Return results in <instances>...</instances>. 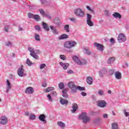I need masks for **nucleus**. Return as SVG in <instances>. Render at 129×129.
Returning a JSON list of instances; mask_svg holds the SVG:
<instances>
[{
  "mask_svg": "<svg viewBox=\"0 0 129 129\" xmlns=\"http://www.w3.org/2000/svg\"><path fill=\"white\" fill-rule=\"evenodd\" d=\"M77 45V42L74 41H68L64 43V48L67 49H71V48H74Z\"/></svg>",
  "mask_w": 129,
  "mask_h": 129,
  "instance_id": "obj_1",
  "label": "nucleus"
},
{
  "mask_svg": "<svg viewBox=\"0 0 129 129\" xmlns=\"http://www.w3.org/2000/svg\"><path fill=\"white\" fill-rule=\"evenodd\" d=\"M79 119H83V121L84 123H87L90 121V117L88 116L87 113L84 112L79 116Z\"/></svg>",
  "mask_w": 129,
  "mask_h": 129,
  "instance_id": "obj_2",
  "label": "nucleus"
},
{
  "mask_svg": "<svg viewBox=\"0 0 129 129\" xmlns=\"http://www.w3.org/2000/svg\"><path fill=\"white\" fill-rule=\"evenodd\" d=\"M74 14L77 17H79V18H83L85 16L84 11L81 8H78L75 10Z\"/></svg>",
  "mask_w": 129,
  "mask_h": 129,
  "instance_id": "obj_3",
  "label": "nucleus"
},
{
  "mask_svg": "<svg viewBox=\"0 0 129 129\" xmlns=\"http://www.w3.org/2000/svg\"><path fill=\"white\" fill-rule=\"evenodd\" d=\"M73 60L77 64H78V65H84V64H86V60L83 59H82V61L79 60V58L77 57V56H74L73 57Z\"/></svg>",
  "mask_w": 129,
  "mask_h": 129,
  "instance_id": "obj_4",
  "label": "nucleus"
},
{
  "mask_svg": "<svg viewBox=\"0 0 129 129\" xmlns=\"http://www.w3.org/2000/svg\"><path fill=\"white\" fill-rule=\"evenodd\" d=\"M117 41L119 43H123L126 41V37L123 33H120L118 35Z\"/></svg>",
  "mask_w": 129,
  "mask_h": 129,
  "instance_id": "obj_5",
  "label": "nucleus"
},
{
  "mask_svg": "<svg viewBox=\"0 0 129 129\" xmlns=\"http://www.w3.org/2000/svg\"><path fill=\"white\" fill-rule=\"evenodd\" d=\"M24 66L21 65V67L19 68L17 71V74L19 77H24L26 76V74H25V70L23 68Z\"/></svg>",
  "mask_w": 129,
  "mask_h": 129,
  "instance_id": "obj_6",
  "label": "nucleus"
},
{
  "mask_svg": "<svg viewBox=\"0 0 129 129\" xmlns=\"http://www.w3.org/2000/svg\"><path fill=\"white\" fill-rule=\"evenodd\" d=\"M92 19V15L87 13V24L89 26V27H93L94 25L93 22L91 21Z\"/></svg>",
  "mask_w": 129,
  "mask_h": 129,
  "instance_id": "obj_7",
  "label": "nucleus"
},
{
  "mask_svg": "<svg viewBox=\"0 0 129 129\" xmlns=\"http://www.w3.org/2000/svg\"><path fill=\"white\" fill-rule=\"evenodd\" d=\"M94 46L95 47L97 50L100 52H103L104 51V46L100 43L96 42L94 44Z\"/></svg>",
  "mask_w": 129,
  "mask_h": 129,
  "instance_id": "obj_8",
  "label": "nucleus"
},
{
  "mask_svg": "<svg viewBox=\"0 0 129 129\" xmlns=\"http://www.w3.org/2000/svg\"><path fill=\"white\" fill-rule=\"evenodd\" d=\"M8 123V118L6 116H2L0 117V124H7Z\"/></svg>",
  "mask_w": 129,
  "mask_h": 129,
  "instance_id": "obj_9",
  "label": "nucleus"
},
{
  "mask_svg": "<svg viewBox=\"0 0 129 129\" xmlns=\"http://www.w3.org/2000/svg\"><path fill=\"white\" fill-rule=\"evenodd\" d=\"M26 94H33L34 93V88L32 87H28L25 89Z\"/></svg>",
  "mask_w": 129,
  "mask_h": 129,
  "instance_id": "obj_10",
  "label": "nucleus"
},
{
  "mask_svg": "<svg viewBox=\"0 0 129 129\" xmlns=\"http://www.w3.org/2000/svg\"><path fill=\"white\" fill-rule=\"evenodd\" d=\"M12 89V84L10 82V80H7L6 81V92L8 93Z\"/></svg>",
  "mask_w": 129,
  "mask_h": 129,
  "instance_id": "obj_11",
  "label": "nucleus"
},
{
  "mask_svg": "<svg viewBox=\"0 0 129 129\" xmlns=\"http://www.w3.org/2000/svg\"><path fill=\"white\" fill-rule=\"evenodd\" d=\"M59 64L64 70H67V68H68L70 66L69 63L67 62L64 63L62 61L59 62Z\"/></svg>",
  "mask_w": 129,
  "mask_h": 129,
  "instance_id": "obj_12",
  "label": "nucleus"
},
{
  "mask_svg": "<svg viewBox=\"0 0 129 129\" xmlns=\"http://www.w3.org/2000/svg\"><path fill=\"white\" fill-rule=\"evenodd\" d=\"M38 118L40 121L43 122V123H46L47 120H46V115L44 114H41L39 116Z\"/></svg>",
  "mask_w": 129,
  "mask_h": 129,
  "instance_id": "obj_13",
  "label": "nucleus"
},
{
  "mask_svg": "<svg viewBox=\"0 0 129 129\" xmlns=\"http://www.w3.org/2000/svg\"><path fill=\"white\" fill-rule=\"evenodd\" d=\"M97 105L99 107H105L106 106V103L104 100L99 101L97 102Z\"/></svg>",
  "mask_w": 129,
  "mask_h": 129,
  "instance_id": "obj_14",
  "label": "nucleus"
},
{
  "mask_svg": "<svg viewBox=\"0 0 129 129\" xmlns=\"http://www.w3.org/2000/svg\"><path fill=\"white\" fill-rule=\"evenodd\" d=\"M50 29L52 30V33L53 35H58L59 34V31L57 30V29L54 28L53 26H50Z\"/></svg>",
  "mask_w": 129,
  "mask_h": 129,
  "instance_id": "obj_15",
  "label": "nucleus"
},
{
  "mask_svg": "<svg viewBox=\"0 0 129 129\" xmlns=\"http://www.w3.org/2000/svg\"><path fill=\"white\" fill-rule=\"evenodd\" d=\"M57 125L61 129H64V128H65V127L66 126V124H65V123H64L61 121L57 122Z\"/></svg>",
  "mask_w": 129,
  "mask_h": 129,
  "instance_id": "obj_16",
  "label": "nucleus"
},
{
  "mask_svg": "<svg viewBox=\"0 0 129 129\" xmlns=\"http://www.w3.org/2000/svg\"><path fill=\"white\" fill-rule=\"evenodd\" d=\"M72 108L73 109L72 110V112L73 113H75V112H76V111L77 109H78V105H77V103H73L72 104Z\"/></svg>",
  "mask_w": 129,
  "mask_h": 129,
  "instance_id": "obj_17",
  "label": "nucleus"
},
{
  "mask_svg": "<svg viewBox=\"0 0 129 129\" xmlns=\"http://www.w3.org/2000/svg\"><path fill=\"white\" fill-rule=\"evenodd\" d=\"M106 73H107V71H106V69H103L99 72V75L100 77H103V75L104 74H106Z\"/></svg>",
  "mask_w": 129,
  "mask_h": 129,
  "instance_id": "obj_18",
  "label": "nucleus"
},
{
  "mask_svg": "<svg viewBox=\"0 0 129 129\" xmlns=\"http://www.w3.org/2000/svg\"><path fill=\"white\" fill-rule=\"evenodd\" d=\"M59 102L60 104H61L62 105H67L68 104V103H69L68 100L63 98H60Z\"/></svg>",
  "mask_w": 129,
  "mask_h": 129,
  "instance_id": "obj_19",
  "label": "nucleus"
},
{
  "mask_svg": "<svg viewBox=\"0 0 129 129\" xmlns=\"http://www.w3.org/2000/svg\"><path fill=\"white\" fill-rule=\"evenodd\" d=\"M53 23L56 26H60L61 25V21H60V19L58 17H56L54 20H53Z\"/></svg>",
  "mask_w": 129,
  "mask_h": 129,
  "instance_id": "obj_20",
  "label": "nucleus"
},
{
  "mask_svg": "<svg viewBox=\"0 0 129 129\" xmlns=\"http://www.w3.org/2000/svg\"><path fill=\"white\" fill-rule=\"evenodd\" d=\"M68 91V90L66 89H64L62 91V96L64 98H68V94H67Z\"/></svg>",
  "mask_w": 129,
  "mask_h": 129,
  "instance_id": "obj_21",
  "label": "nucleus"
},
{
  "mask_svg": "<svg viewBox=\"0 0 129 129\" xmlns=\"http://www.w3.org/2000/svg\"><path fill=\"white\" fill-rule=\"evenodd\" d=\"M115 77L116 79L119 80V79H121V73L119 72H116L115 73Z\"/></svg>",
  "mask_w": 129,
  "mask_h": 129,
  "instance_id": "obj_22",
  "label": "nucleus"
},
{
  "mask_svg": "<svg viewBox=\"0 0 129 129\" xmlns=\"http://www.w3.org/2000/svg\"><path fill=\"white\" fill-rule=\"evenodd\" d=\"M112 16L113 18H115V19H121V15L117 12L114 13Z\"/></svg>",
  "mask_w": 129,
  "mask_h": 129,
  "instance_id": "obj_23",
  "label": "nucleus"
},
{
  "mask_svg": "<svg viewBox=\"0 0 129 129\" xmlns=\"http://www.w3.org/2000/svg\"><path fill=\"white\" fill-rule=\"evenodd\" d=\"M86 81L88 84H89V85H91V84H92V83L93 82V80L92 79V78H91V77H88L86 78Z\"/></svg>",
  "mask_w": 129,
  "mask_h": 129,
  "instance_id": "obj_24",
  "label": "nucleus"
},
{
  "mask_svg": "<svg viewBox=\"0 0 129 129\" xmlns=\"http://www.w3.org/2000/svg\"><path fill=\"white\" fill-rule=\"evenodd\" d=\"M75 83L73 82H70L68 83V87H69V88H73L74 87H75Z\"/></svg>",
  "mask_w": 129,
  "mask_h": 129,
  "instance_id": "obj_25",
  "label": "nucleus"
},
{
  "mask_svg": "<svg viewBox=\"0 0 129 129\" xmlns=\"http://www.w3.org/2000/svg\"><path fill=\"white\" fill-rule=\"evenodd\" d=\"M42 26H43V29H44L45 31H50V28H49V25H48V24L43 22L42 23Z\"/></svg>",
  "mask_w": 129,
  "mask_h": 129,
  "instance_id": "obj_26",
  "label": "nucleus"
},
{
  "mask_svg": "<svg viewBox=\"0 0 129 129\" xmlns=\"http://www.w3.org/2000/svg\"><path fill=\"white\" fill-rule=\"evenodd\" d=\"M67 38H68V35L66 34H63L58 37V39L64 40V39H67Z\"/></svg>",
  "mask_w": 129,
  "mask_h": 129,
  "instance_id": "obj_27",
  "label": "nucleus"
},
{
  "mask_svg": "<svg viewBox=\"0 0 129 129\" xmlns=\"http://www.w3.org/2000/svg\"><path fill=\"white\" fill-rule=\"evenodd\" d=\"M114 61H115V58L114 57H111L108 59L107 62L108 64H112Z\"/></svg>",
  "mask_w": 129,
  "mask_h": 129,
  "instance_id": "obj_28",
  "label": "nucleus"
},
{
  "mask_svg": "<svg viewBox=\"0 0 129 129\" xmlns=\"http://www.w3.org/2000/svg\"><path fill=\"white\" fill-rule=\"evenodd\" d=\"M28 51L30 52L31 56H32V55H33V54H35V49H34V48H32V47L28 48Z\"/></svg>",
  "mask_w": 129,
  "mask_h": 129,
  "instance_id": "obj_29",
  "label": "nucleus"
},
{
  "mask_svg": "<svg viewBox=\"0 0 129 129\" xmlns=\"http://www.w3.org/2000/svg\"><path fill=\"white\" fill-rule=\"evenodd\" d=\"M6 46L12 48V47H14V44H13V42L8 41L6 43Z\"/></svg>",
  "mask_w": 129,
  "mask_h": 129,
  "instance_id": "obj_30",
  "label": "nucleus"
},
{
  "mask_svg": "<svg viewBox=\"0 0 129 129\" xmlns=\"http://www.w3.org/2000/svg\"><path fill=\"white\" fill-rule=\"evenodd\" d=\"M71 92L72 93H76L77 92V86H75L73 88H72L71 89Z\"/></svg>",
  "mask_w": 129,
  "mask_h": 129,
  "instance_id": "obj_31",
  "label": "nucleus"
},
{
  "mask_svg": "<svg viewBox=\"0 0 129 129\" xmlns=\"http://www.w3.org/2000/svg\"><path fill=\"white\" fill-rule=\"evenodd\" d=\"M55 90L54 87H48L46 89L45 92H50V91H53V90Z\"/></svg>",
  "mask_w": 129,
  "mask_h": 129,
  "instance_id": "obj_32",
  "label": "nucleus"
},
{
  "mask_svg": "<svg viewBox=\"0 0 129 129\" xmlns=\"http://www.w3.org/2000/svg\"><path fill=\"white\" fill-rule=\"evenodd\" d=\"M47 67V65L45 63H41L39 65V69L40 70H43L44 68H46Z\"/></svg>",
  "mask_w": 129,
  "mask_h": 129,
  "instance_id": "obj_33",
  "label": "nucleus"
},
{
  "mask_svg": "<svg viewBox=\"0 0 129 129\" xmlns=\"http://www.w3.org/2000/svg\"><path fill=\"white\" fill-rule=\"evenodd\" d=\"M84 53H85V54H87V55H90V54H91V51H90V50H89L87 48H84Z\"/></svg>",
  "mask_w": 129,
  "mask_h": 129,
  "instance_id": "obj_34",
  "label": "nucleus"
},
{
  "mask_svg": "<svg viewBox=\"0 0 129 129\" xmlns=\"http://www.w3.org/2000/svg\"><path fill=\"white\" fill-rule=\"evenodd\" d=\"M26 64L28 65V66H32V65H33V62L31 61L30 59L27 58L26 60Z\"/></svg>",
  "mask_w": 129,
  "mask_h": 129,
  "instance_id": "obj_35",
  "label": "nucleus"
},
{
  "mask_svg": "<svg viewBox=\"0 0 129 129\" xmlns=\"http://www.w3.org/2000/svg\"><path fill=\"white\" fill-rule=\"evenodd\" d=\"M112 129H118V125L116 123L112 124Z\"/></svg>",
  "mask_w": 129,
  "mask_h": 129,
  "instance_id": "obj_36",
  "label": "nucleus"
},
{
  "mask_svg": "<svg viewBox=\"0 0 129 129\" xmlns=\"http://www.w3.org/2000/svg\"><path fill=\"white\" fill-rule=\"evenodd\" d=\"M98 94L99 95H100L101 96L104 95V92L103 91V90H101V89L99 90L98 91Z\"/></svg>",
  "mask_w": 129,
  "mask_h": 129,
  "instance_id": "obj_37",
  "label": "nucleus"
},
{
  "mask_svg": "<svg viewBox=\"0 0 129 129\" xmlns=\"http://www.w3.org/2000/svg\"><path fill=\"white\" fill-rule=\"evenodd\" d=\"M58 87L59 89L62 90L63 88H64V83L63 82L59 83L58 84Z\"/></svg>",
  "mask_w": 129,
  "mask_h": 129,
  "instance_id": "obj_38",
  "label": "nucleus"
},
{
  "mask_svg": "<svg viewBox=\"0 0 129 129\" xmlns=\"http://www.w3.org/2000/svg\"><path fill=\"white\" fill-rule=\"evenodd\" d=\"M29 119L30 120H34V119H36V115H35V114L30 115Z\"/></svg>",
  "mask_w": 129,
  "mask_h": 129,
  "instance_id": "obj_39",
  "label": "nucleus"
},
{
  "mask_svg": "<svg viewBox=\"0 0 129 129\" xmlns=\"http://www.w3.org/2000/svg\"><path fill=\"white\" fill-rule=\"evenodd\" d=\"M77 88L80 91H84L85 90V88L79 86H77Z\"/></svg>",
  "mask_w": 129,
  "mask_h": 129,
  "instance_id": "obj_40",
  "label": "nucleus"
},
{
  "mask_svg": "<svg viewBox=\"0 0 129 129\" xmlns=\"http://www.w3.org/2000/svg\"><path fill=\"white\" fill-rule=\"evenodd\" d=\"M34 38L36 40V41H40V40H41L40 39V35L37 33L35 34Z\"/></svg>",
  "mask_w": 129,
  "mask_h": 129,
  "instance_id": "obj_41",
  "label": "nucleus"
},
{
  "mask_svg": "<svg viewBox=\"0 0 129 129\" xmlns=\"http://www.w3.org/2000/svg\"><path fill=\"white\" fill-rule=\"evenodd\" d=\"M122 66L123 68H124V69H125V68H127V67H128V63L126 62H124L122 63Z\"/></svg>",
  "mask_w": 129,
  "mask_h": 129,
  "instance_id": "obj_42",
  "label": "nucleus"
},
{
  "mask_svg": "<svg viewBox=\"0 0 129 129\" xmlns=\"http://www.w3.org/2000/svg\"><path fill=\"white\" fill-rule=\"evenodd\" d=\"M115 72V70L114 69H110L109 70V74H110V75H113V74H114V73Z\"/></svg>",
  "mask_w": 129,
  "mask_h": 129,
  "instance_id": "obj_43",
  "label": "nucleus"
},
{
  "mask_svg": "<svg viewBox=\"0 0 129 129\" xmlns=\"http://www.w3.org/2000/svg\"><path fill=\"white\" fill-rule=\"evenodd\" d=\"M64 30L67 32L68 33H69L70 32V30L69 29V25H66L64 26Z\"/></svg>",
  "mask_w": 129,
  "mask_h": 129,
  "instance_id": "obj_44",
  "label": "nucleus"
},
{
  "mask_svg": "<svg viewBox=\"0 0 129 129\" xmlns=\"http://www.w3.org/2000/svg\"><path fill=\"white\" fill-rule=\"evenodd\" d=\"M33 19L38 22V21H40V16L39 15H34Z\"/></svg>",
  "mask_w": 129,
  "mask_h": 129,
  "instance_id": "obj_45",
  "label": "nucleus"
},
{
  "mask_svg": "<svg viewBox=\"0 0 129 129\" xmlns=\"http://www.w3.org/2000/svg\"><path fill=\"white\" fill-rule=\"evenodd\" d=\"M39 12L41 14V15L44 17V16H45V15H46V14H45V12H44V10L40 9H39Z\"/></svg>",
  "mask_w": 129,
  "mask_h": 129,
  "instance_id": "obj_46",
  "label": "nucleus"
},
{
  "mask_svg": "<svg viewBox=\"0 0 129 129\" xmlns=\"http://www.w3.org/2000/svg\"><path fill=\"white\" fill-rule=\"evenodd\" d=\"M31 56L34 58L35 59H39V55H37L36 53H34L31 55Z\"/></svg>",
  "mask_w": 129,
  "mask_h": 129,
  "instance_id": "obj_47",
  "label": "nucleus"
},
{
  "mask_svg": "<svg viewBox=\"0 0 129 129\" xmlns=\"http://www.w3.org/2000/svg\"><path fill=\"white\" fill-rule=\"evenodd\" d=\"M47 97L48 99V101H50V102L53 101V99H52V97H51V95L48 94L47 96Z\"/></svg>",
  "mask_w": 129,
  "mask_h": 129,
  "instance_id": "obj_48",
  "label": "nucleus"
},
{
  "mask_svg": "<svg viewBox=\"0 0 129 129\" xmlns=\"http://www.w3.org/2000/svg\"><path fill=\"white\" fill-rule=\"evenodd\" d=\"M59 58L61 60H66V56H65V55H62V54L60 55H59Z\"/></svg>",
  "mask_w": 129,
  "mask_h": 129,
  "instance_id": "obj_49",
  "label": "nucleus"
},
{
  "mask_svg": "<svg viewBox=\"0 0 129 129\" xmlns=\"http://www.w3.org/2000/svg\"><path fill=\"white\" fill-rule=\"evenodd\" d=\"M43 17L47 18V19H48V20H51V17L50 16V14H45V15Z\"/></svg>",
  "mask_w": 129,
  "mask_h": 129,
  "instance_id": "obj_50",
  "label": "nucleus"
},
{
  "mask_svg": "<svg viewBox=\"0 0 129 129\" xmlns=\"http://www.w3.org/2000/svg\"><path fill=\"white\" fill-rule=\"evenodd\" d=\"M86 9L89 12H91L92 13H93V9H91V8L90 6H87Z\"/></svg>",
  "mask_w": 129,
  "mask_h": 129,
  "instance_id": "obj_51",
  "label": "nucleus"
},
{
  "mask_svg": "<svg viewBox=\"0 0 129 129\" xmlns=\"http://www.w3.org/2000/svg\"><path fill=\"white\" fill-rule=\"evenodd\" d=\"M34 16L35 15H34V14L29 13L28 15V18H29V19H34Z\"/></svg>",
  "mask_w": 129,
  "mask_h": 129,
  "instance_id": "obj_52",
  "label": "nucleus"
},
{
  "mask_svg": "<svg viewBox=\"0 0 129 129\" xmlns=\"http://www.w3.org/2000/svg\"><path fill=\"white\" fill-rule=\"evenodd\" d=\"M57 95H58V94L57 93V92L53 91L52 92V96H54L56 97L57 96Z\"/></svg>",
  "mask_w": 129,
  "mask_h": 129,
  "instance_id": "obj_53",
  "label": "nucleus"
},
{
  "mask_svg": "<svg viewBox=\"0 0 129 129\" xmlns=\"http://www.w3.org/2000/svg\"><path fill=\"white\" fill-rule=\"evenodd\" d=\"M110 42L111 44H114L115 43V40H114V38H111L110 40Z\"/></svg>",
  "mask_w": 129,
  "mask_h": 129,
  "instance_id": "obj_54",
  "label": "nucleus"
},
{
  "mask_svg": "<svg viewBox=\"0 0 129 129\" xmlns=\"http://www.w3.org/2000/svg\"><path fill=\"white\" fill-rule=\"evenodd\" d=\"M68 74H73L74 72L73 71L71 70H68L67 71Z\"/></svg>",
  "mask_w": 129,
  "mask_h": 129,
  "instance_id": "obj_55",
  "label": "nucleus"
},
{
  "mask_svg": "<svg viewBox=\"0 0 129 129\" xmlns=\"http://www.w3.org/2000/svg\"><path fill=\"white\" fill-rule=\"evenodd\" d=\"M35 30H37V31H40L41 30V27L38 25H36L35 26Z\"/></svg>",
  "mask_w": 129,
  "mask_h": 129,
  "instance_id": "obj_56",
  "label": "nucleus"
},
{
  "mask_svg": "<svg viewBox=\"0 0 129 129\" xmlns=\"http://www.w3.org/2000/svg\"><path fill=\"white\" fill-rule=\"evenodd\" d=\"M124 114L125 116H129V112H126L125 111H124Z\"/></svg>",
  "mask_w": 129,
  "mask_h": 129,
  "instance_id": "obj_57",
  "label": "nucleus"
},
{
  "mask_svg": "<svg viewBox=\"0 0 129 129\" xmlns=\"http://www.w3.org/2000/svg\"><path fill=\"white\" fill-rule=\"evenodd\" d=\"M81 95H82V96H86V95H87V94H86V93L84 92H82Z\"/></svg>",
  "mask_w": 129,
  "mask_h": 129,
  "instance_id": "obj_58",
  "label": "nucleus"
},
{
  "mask_svg": "<svg viewBox=\"0 0 129 129\" xmlns=\"http://www.w3.org/2000/svg\"><path fill=\"white\" fill-rule=\"evenodd\" d=\"M103 117L104 118H107V117H108V115H107V114H104L103 115Z\"/></svg>",
  "mask_w": 129,
  "mask_h": 129,
  "instance_id": "obj_59",
  "label": "nucleus"
},
{
  "mask_svg": "<svg viewBox=\"0 0 129 129\" xmlns=\"http://www.w3.org/2000/svg\"><path fill=\"white\" fill-rule=\"evenodd\" d=\"M40 1L42 5H44V4H46L47 2L46 0H40Z\"/></svg>",
  "mask_w": 129,
  "mask_h": 129,
  "instance_id": "obj_60",
  "label": "nucleus"
},
{
  "mask_svg": "<svg viewBox=\"0 0 129 129\" xmlns=\"http://www.w3.org/2000/svg\"><path fill=\"white\" fill-rule=\"evenodd\" d=\"M5 32H9V26H6L5 28Z\"/></svg>",
  "mask_w": 129,
  "mask_h": 129,
  "instance_id": "obj_61",
  "label": "nucleus"
},
{
  "mask_svg": "<svg viewBox=\"0 0 129 129\" xmlns=\"http://www.w3.org/2000/svg\"><path fill=\"white\" fill-rule=\"evenodd\" d=\"M70 20L71 21V22H75L76 19L75 18H70Z\"/></svg>",
  "mask_w": 129,
  "mask_h": 129,
  "instance_id": "obj_62",
  "label": "nucleus"
},
{
  "mask_svg": "<svg viewBox=\"0 0 129 129\" xmlns=\"http://www.w3.org/2000/svg\"><path fill=\"white\" fill-rule=\"evenodd\" d=\"M104 13H105V15L106 16H108V14H109V12H108V11L105 10Z\"/></svg>",
  "mask_w": 129,
  "mask_h": 129,
  "instance_id": "obj_63",
  "label": "nucleus"
},
{
  "mask_svg": "<svg viewBox=\"0 0 129 129\" xmlns=\"http://www.w3.org/2000/svg\"><path fill=\"white\" fill-rule=\"evenodd\" d=\"M43 87H46L47 86V83L44 82L42 84Z\"/></svg>",
  "mask_w": 129,
  "mask_h": 129,
  "instance_id": "obj_64",
  "label": "nucleus"
}]
</instances>
